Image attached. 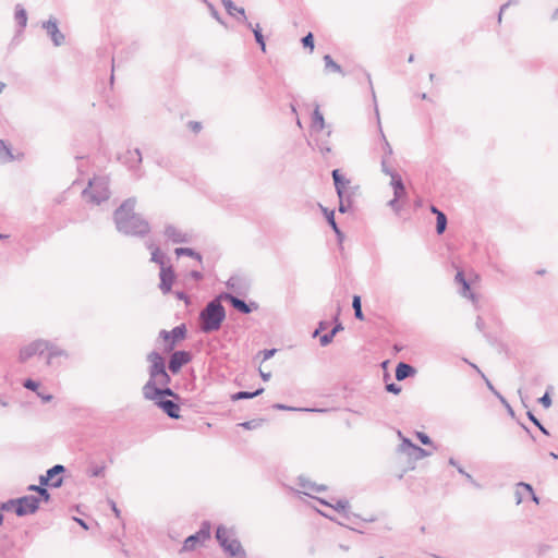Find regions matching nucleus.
<instances>
[{
    "label": "nucleus",
    "mask_w": 558,
    "mask_h": 558,
    "mask_svg": "<svg viewBox=\"0 0 558 558\" xmlns=\"http://www.w3.org/2000/svg\"><path fill=\"white\" fill-rule=\"evenodd\" d=\"M136 198L125 199L113 213L116 228L120 233L143 238L150 231V226L140 214L135 213Z\"/></svg>",
    "instance_id": "nucleus-1"
},
{
    "label": "nucleus",
    "mask_w": 558,
    "mask_h": 558,
    "mask_svg": "<svg viewBox=\"0 0 558 558\" xmlns=\"http://www.w3.org/2000/svg\"><path fill=\"white\" fill-rule=\"evenodd\" d=\"M219 295L209 301L198 315V326L202 332L211 333L221 328L226 319V308L221 304Z\"/></svg>",
    "instance_id": "nucleus-2"
},
{
    "label": "nucleus",
    "mask_w": 558,
    "mask_h": 558,
    "mask_svg": "<svg viewBox=\"0 0 558 558\" xmlns=\"http://www.w3.org/2000/svg\"><path fill=\"white\" fill-rule=\"evenodd\" d=\"M216 538L230 558H246L245 551L242 548L241 543L238 541L233 527L219 525L216 531Z\"/></svg>",
    "instance_id": "nucleus-3"
},
{
    "label": "nucleus",
    "mask_w": 558,
    "mask_h": 558,
    "mask_svg": "<svg viewBox=\"0 0 558 558\" xmlns=\"http://www.w3.org/2000/svg\"><path fill=\"white\" fill-rule=\"evenodd\" d=\"M83 196L96 205L109 199V179L107 177H94L83 191Z\"/></svg>",
    "instance_id": "nucleus-4"
},
{
    "label": "nucleus",
    "mask_w": 558,
    "mask_h": 558,
    "mask_svg": "<svg viewBox=\"0 0 558 558\" xmlns=\"http://www.w3.org/2000/svg\"><path fill=\"white\" fill-rule=\"evenodd\" d=\"M398 436L401 439V444L399 445L398 450L399 452L407 454L409 459L418 461L432 454V452L421 448L420 446L413 444L411 439L404 437L400 430H398Z\"/></svg>",
    "instance_id": "nucleus-5"
},
{
    "label": "nucleus",
    "mask_w": 558,
    "mask_h": 558,
    "mask_svg": "<svg viewBox=\"0 0 558 558\" xmlns=\"http://www.w3.org/2000/svg\"><path fill=\"white\" fill-rule=\"evenodd\" d=\"M47 350L46 339H36L28 344L22 347L19 352V361L25 363L35 355H43Z\"/></svg>",
    "instance_id": "nucleus-6"
},
{
    "label": "nucleus",
    "mask_w": 558,
    "mask_h": 558,
    "mask_svg": "<svg viewBox=\"0 0 558 558\" xmlns=\"http://www.w3.org/2000/svg\"><path fill=\"white\" fill-rule=\"evenodd\" d=\"M186 326L184 324L175 326L171 331L161 330L159 337L167 343L166 351H171L174 344L186 337Z\"/></svg>",
    "instance_id": "nucleus-7"
},
{
    "label": "nucleus",
    "mask_w": 558,
    "mask_h": 558,
    "mask_svg": "<svg viewBox=\"0 0 558 558\" xmlns=\"http://www.w3.org/2000/svg\"><path fill=\"white\" fill-rule=\"evenodd\" d=\"M147 361L149 362L148 374L149 379L153 380L158 375H162L167 371L166 361L162 355L157 351H151L147 354Z\"/></svg>",
    "instance_id": "nucleus-8"
},
{
    "label": "nucleus",
    "mask_w": 558,
    "mask_h": 558,
    "mask_svg": "<svg viewBox=\"0 0 558 558\" xmlns=\"http://www.w3.org/2000/svg\"><path fill=\"white\" fill-rule=\"evenodd\" d=\"M219 299H222L223 301L229 302L234 310L239 311L242 314H250L258 307V305L255 302H252L248 304L244 300H242L229 292L220 293Z\"/></svg>",
    "instance_id": "nucleus-9"
},
{
    "label": "nucleus",
    "mask_w": 558,
    "mask_h": 558,
    "mask_svg": "<svg viewBox=\"0 0 558 558\" xmlns=\"http://www.w3.org/2000/svg\"><path fill=\"white\" fill-rule=\"evenodd\" d=\"M40 499L36 496H24L17 498L16 515L24 517L33 514L39 508Z\"/></svg>",
    "instance_id": "nucleus-10"
},
{
    "label": "nucleus",
    "mask_w": 558,
    "mask_h": 558,
    "mask_svg": "<svg viewBox=\"0 0 558 558\" xmlns=\"http://www.w3.org/2000/svg\"><path fill=\"white\" fill-rule=\"evenodd\" d=\"M191 360L192 354L189 351H174L169 359L168 368L172 374H178Z\"/></svg>",
    "instance_id": "nucleus-11"
},
{
    "label": "nucleus",
    "mask_w": 558,
    "mask_h": 558,
    "mask_svg": "<svg viewBox=\"0 0 558 558\" xmlns=\"http://www.w3.org/2000/svg\"><path fill=\"white\" fill-rule=\"evenodd\" d=\"M143 397L146 400L149 401H159V400H167V397H172L174 400H179L180 397L178 393H175L170 387L162 386L157 387L148 391L143 392Z\"/></svg>",
    "instance_id": "nucleus-12"
},
{
    "label": "nucleus",
    "mask_w": 558,
    "mask_h": 558,
    "mask_svg": "<svg viewBox=\"0 0 558 558\" xmlns=\"http://www.w3.org/2000/svg\"><path fill=\"white\" fill-rule=\"evenodd\" d=\"M119 160L125 165L129 170L133 172H137L140 170V166L142 163V153L138 148L129 149L122 156L119 157Z\"/></svg>",
    "instance_id": "nucleus-13"
},
{
    "label": "nucleus",
    "mask_w": 558,
    "mask_h": 558,
    "mask_svg": "<svg viewBox=\"0 0 558 558\" xmlns=\"http://www.w3.org/2000/svg\"><path fill=\"white\" fill-rule=\"evenodd\" d=\"M43 28L47 31L53 45L59 47L64 44L65 37L58 28V22L54 17H50L48 21L43 23Z\"/></svg>",
    "instance_id": "nucleus-14"
},
{
    "label": "nucleus",
    "mask_w": 558,
    "mask_h": 558,
    "mask_svg": "<svg viewBox=\"0 0 558 558\" xmlns=\"http://www.w3.org/2000/svg\"><path fill=\"white\" fill-rule=\"evenodd\" d=\"M107 463L104 460H90L88 461L84 473L89 478H105L107 474Z\"/></svg>",
    "instance_id": "nucleus-15"
},
{
    "label": "nucleus",
    "mask_w": 558,
    "mask_h": 558,
    "mask_svg": "<svg viewBox=\"0 0 558 558\" xmlns=\"http://www.w3.org/2000/svg\"><path fill=\"white\" fill-rule=\"evenodd\" d=\"M160 283L159 288L163 294L171 291L172 284L175 279V274L172 266H162L159 272Z\"/></svg>",
    "instance_id": "nucleus-16"
},
{
    "label": "nucleus",
    "mask_w": 558,
    "mask_h": 558,
    "mask_svg": "<svg viewBox=\"0 0 558 558\" xmlns=\"http://www.w3.org/2000/svg\"><path fill=\"white\" fill-rule=\"evenodd\" d=\"M295 493H296L295 497L301 501H306V498H311V499L318 501L320 505L330 506L335 510H338V511H344L349 507V501L345 499H339V500H337L336 505H330L320 498H316V497L307 494L304 490H295Z\"/></svg>",
    "instance_id": "nucleus-17"
},
{
    "label": "nucleus",
    "mask_w": 558,
    "mask_h": 558,
    "mask_svg": "<svg viewBox=\"0 0 558 558\" xmlns=\"http://www.w3.org/2000/svg\"><path fill=\"white\" fill-rule=\"evenodd\" d=\"M165 236L172 243H187L190 235L173 225H167L163 231Z\"/></svg>",
    "instance_id": "nucleus-18"
},
{
    "label": "nucleus",
    "mask_w": 558,
    "mask_h": 558,
    "mask_svg": "<svg viewBox=\"0 0 558 558\" xmlns=\"http://www.w3.org/2000/svg\"><path fill=\"white\" fill-rule=\"evenodd\" d=\"M46 352H47V359H46L47 365H52L54 363V360L58 357L69 359V356H70V354L66 350L62 349L61 347H59L58 344H56L54 342H52L50 340H47Z\"/></svg>",
    "instance_id": "nucleus-19"
},
{
    "label": "nucleus",
    "mask_w": 558,
    "mask_h": 558,
    "mask_svg": "<svg viewBox=\"0 0 558 558\" xmlns=\"http://www.w3.org/2000/svg\"><path fill=\"white\" fill-rule=\"evenodd\" d=\"M155 405L161 409L170 418H180V405L177 400H159L154 401Z\"/></svg>",
    "instance_id": "nucleus-20"
},
{
    "label": "nucleus",
    "mask_w": 558,
    "mask_h": 558,
    "mask_svg": "<svg viewBox=\"0 0 558 558\" xmlns=\"http://www.w3.org/2000/svg\"><path fill=\"white\" fill-rule=\"evenodd\" d=\"M66 471L62 464H56L46 471V475L51 482V488H60L63 484V477L61 476Z\"/></svg>",
    "instance_id": "nucleus-21"
},
{
    "label": "nucleus",
    "mask_w": 558,
    "mask_h": 558,
    "mask_svg": "<svg viewBox=\"0 0 558 558\" xmlns=\"http://www.w3.org/2000/svg\"><path fill=\"white\" fill-rule=\"evenodd\" d=\"M417 373L416 368L408 363L399 362L396 366V379L402 381L409 377H413Z\"/></svg>",
    "instance_id": "nucleus-22"
},
{
    "label": "nucleus",
    "mask_w": 558,
    "mask_h": 558,
    "mask_svg": "<svg viewBox=\"0 0 558 558\" xmlns=\"http://www.w3.org/2000/svg\"><path fill=\"white\" fill-rule=\"evenodd\" d=\"M171 383V377L166 371L162 375H158L153 380H147V383L143 386L142 392L151 390L157 387L168 386Z\"/></svg>",
    "instance_id": "nucleus-23"
},
{
    "label": "nucleus",
    "mask_w": 558,
    "mask_h": 558,
    "mask_svg": "<svg viewBox=\"0 0 558 558\" xmlns=\"http://www.w3.org/2000/svg\"><path fill=\"white\" fill-rule=\"evenodd\" d=\"M332 179L336 187V192L339 198H342V194H344L345 186L350 183L348 179H345L339 169L332 170Z\"/></svg>",
    "instance_id": "nucleus-24"
},
{
    "label": "nucleus",
    "mask_w": 558,
    "mask_h": 558,
    "mask_svg": "<svg viewBox=\"0 0 558 558\" xmlns=\"http://www.w3.org/2000/svg\"><path fill=\"white\" fill-rule=\"evenodd\" d=\"M325 129V119L323 113L319 110V107L316 106V108L313 111L312 114V130L315 134H319Z\"/></svg>",
    "instance_id": "nucleus-25"
},
{
    "label": "nucleus",
    "mask_w": 558,
    "mask_h": 558,
    "mask_svg": "<svg viewBox=\"0 0 558 558\" xmlns=\"http://www.w3.org/2000/svg\"><path fill=\"white\" fill-rule=\"evenodd\" d=\"M514 500L517 505H520L521 502L525 501H533L534 504L538 505L539 499L535 495V490H515L514 492Z\"/></svg>",
    "instance_id": "nucleus-26"
},
{
    "label": "nucleus",
    "mask_w": 558,
    "mask_h": 558,
    "mask_svg": "<svg viewBox=\"0 0 558 558\" xmlns=\"http://www.w3.org/2000/svg\"><path fill=\"white\" fill-rule=\"evenodd\" d=\"M246 27H248L250 29H252L253 34H254V38H255V41L259 45L260 49L263 52L266 51V43H265V38H264V35L262 33V29H260V26L259 24H256L255 26L248 22L246 20V22H243Z\"/></svg>",
    "instance_id": "nucleus-27"
},
{
    "label": "nucleus",
    "mask_w": 558,
    "mask_h": 558,
    "mask_svg": "<svg viewBox=\"0 0 558 558\" xmlns=\"http://www.w3.org/2000/svg\"><path fill=\"white\" fill-rule=\"evenodd\" d=\"M210 531L211 525L208 521H204L201 525L199 531H197L193 536L196 537V541H198L201 544H204L205 541L209 539L210 537Z\"/></svg>",
    "instance_id": "nucleus-28"
},
{
    "label": "nucleus",
    "mask_w": 558,
    "mask_h": 558,
    "mask_svg": "<svg viewBox=\"0 0 558 558\" xmlns=\"http://www.w3.org/2000/svg\"><path fill=\"white\" fill-rule=\"evenodd\" d=\"M146 246H147L148 250L151 251L150 260L156 263V264H158L160 266V268L162 266H165V255H163V253H161L159 247L154 246V244L151 242H147Z\"/></svg>",
    "instance_id": "nucleus-29"
},
{
    "label": "nucleus",
    "mask_w": 558,
    "mask_h": 558,
    "mask_svg": "<svg viewBox=\"0 0 558 558\" xmlns=\"http://www.w3.org/2000/svg\"><path fill=\"white\" fill-rule=\"evenodd\" d=\"M324 63H325V71L327 72H335V73H339L341 75H345V73L343 72L341 65H339L332 58L330 54H325L324 58Z\"/></svg>",
    "instance_id": "nucleus-30"
},
{
    "label": "nucleus",
    "mask_w": 558,
    "mask_h": 558,
    "mask_svg": "<svg viewBox=\"0 0 558 558\" xmlns=\"http://www.w3.org/2000/svg\"><path fill=\"white\" fill-rule=\"evenodd\" d=\"M272 408L276 409V410H280V411H305V412H327L328 411V409L295 408V407H290V405H286V404H282V403H275L272 405Z\"/></svg>",
    "instance_id": "nucleus-31"
},
{
    "label": "nucleus",
    "mask_w": 558,
    "mask_h": 558,
    "mask_svg": "<svg viewBox=\"0 0 558 558\" xmlns=\"http://www.w3.org/2000/svg\"><path fill=\"white\" fill-rule=\"evenodd\" d=\"M221 2L228 14L234 15V12H238L242 16V22H246L245 10L243 8H238L232 0H221Z\"/></svg>",
    "instance_id": "nucleus-32"
},
{
    "label": "nucleus",
    "mask_w": 558,
    "mask_h": 558,
    "mask_svg": "<svg viewBox=\"0 0 558 558\" xmlns=\"http://www.w3.org/2000/svg\"><path fill=\"white\" fill-rule=\"evenodd\" d=\"M14 19L21 28H25L27 25V13L26 10L21 5H15Z\"/></svg>",
    "instance_id": "nucleus-33"
},
{
    "label": "nucleus",
    "mask_w": 558,
    "mask_h": 558,
    "mask_svg": "<svg viewBox=\"0 0 558 558\" xmlns=\"http://www.w3.org/2000/svg\"><path fill=\"white\" fill-rule=\"evenodd\" d=\"M264 392V388H258L255 391H238L231 396L232 401L243 400V399H252L260 396Z\"/></svg>",
    "instance_id": "nucleus-34"
},
{
    "label": "nucleus",
    "mask_w": 558,
    "mask_h": 558,
    "mask_svg": "<svg viewBox=\"0 0 558 558\" xmlns=\"http://www.w3.org/2000/svg\"><path fill=\"white\" fill-rule=\"evenodd\" d=\"M174 253H175L177 256L193 257L196 260H198L199 263L203 259L202 255L198 252H196L194 248H191V247H177L174 250Z\"/></svg>",
    "instance_id": "nucleus-35"
},
{
    "label": "nucleus",
    "mask_w": 558,
    "mask_h": 558,
    "mask_svg": "<svg viewBox=\"0 0 558 558\" xmlns=\"http://www.w3.org/2000/svg\"><path fill=\"white\" fill-rule=\"evenodd\" d=\"M375 112H376L377 119L379 120V112H378L377 106L375 107ZM378 124L380 125L379 121H378ZM379 131H380V135H381V140H383V149H384V155L383 156H386V158L388 159L389 157L392 156L393 150H392L391 145L387 141V138H386V136H385V134H384V132H383L380 126H379Z\"/></svg>",
    "instance_id": "nucleus-36"
},
{
    "label": "nucleus",
    "mask_w": 558,
    "mask_h": 558,
    "mask_svg": "<svg viewBox=\"0 0 558 558\" xmlns=\"http://www.w3.org/2000/svg\"><path fill=\"white\" fill-rule=\"evenodd\" d=\"M0 160L2 162H8L13 160V155L10 146L5 143V141H0Z\"/></svg>",
    "instance_id": "nucleus-37"
},
{
    "label": "nucleus",
    "mask_w": 558,
    "mask_h": 558,
    "mask_svg": "<svg viewBox=\"0 0 558 558\" xmlns=\"http://www.w3.org/2000/svg\"><path fill=\"white\" fill-rule=\"evenodd\" d=\"M316 147L322 153V155L326 156L327 154L331 153V147L324 136H317L315 138Z\"/></svg>",
    "instance_id": "nucleus-38"
},
{
    "label": "nucleus",
    "mask_w": 558,
    "mask_h": 558,
    "mask_svg": "<svg viewBox=\"0 0 558 558\" xmlns=\"http://www.w3.org/2000/svg\"><path fill=\"white\" fill-rule=\"evenodd\" d=\"M352 307L354 310V316L359 320H364V314L362 311V301L360 295H354L352 299Z\"/></svg>",
    "instance_id": "nucleus-39"
},
{
    "label": "nucleus",
    "mask_w": 558,
    "mask_h": 558,
    "mask_svg": "<svg viewBox=\"0 0 558 558\" xmlns=\"http://www.w3.org/2000/svg\"><path fill=\"white\" fill-rule=\"evenodd\" d=\"M298 484L301 488H327L326 485H317L316 483L311 482V480L305 475H300L298 477Z\"/></svg>",
    "instance_id": "nucleus-40"
},
{
    "label": "nucleus",
    "mask_w": 558,
    "mask_h": 558,
    "mask_svg": "<svg viewBox=\"0 0 558 558\" xmlns=\"http://www.w3.org/2000/svg\"><path fill=\"white\" fill-rule=\"evenodd\" d=\"M319 207H320L323 214L325 215L326 220H327L328 225L331 227V229L335 230L336 228H338V225L335 220V211L328 210V208L324 207L320 204H319Z\"/></svg>",
    "instance_id": "nucleus-41"
},
{
    "label": "nucleus",
    "mask_w": 558,
    "mask_h": 558,
    "mask_svg": "<svg viewBox=\"0 0 558 558\" xmlns=\"http://www.w3.org/2000/svg\"><path fill=\"white\" fill-rule=\"evenodd\" d=\"M38 482H39L38 484H34V483L28 484L26 486V488H45V487L51 488V482L46 474L39 475Z\"/></svg>",
    "instance_id": "nucleus-42"
},
{
    "label": "nucleus",
    "mask_w": 558,
    "mask_h": 558,
    "mask_svg": "<svg viewBox=\"0 0 558 558\" xmlns=\"http://www.w3.org/2000/svg\"><path fill=\"white\" fill-rule=\"evenodd\" d=\"M447 216L445 214L438 215L436 217V232L437 234H442L447 228Z\"/></svg>",
    "instance_id": "nucleus-43"
},
{
    "label": "nucleus",
    "mask_w": 558,
    "mask_h": 558,
    "mask_svg": "<svg viewBox=\"0 0 558 558\" xmlns=\"http://www.w3.org/2000/svg\"><path fill=\"white\" fill-rule=\"evenodd\" d=\"M16 507H17V498H14V499H10L8 501H4V502H0V511L1 513L3 511H12L16 514Z\"/></svg>",
    "instance_id": "nucleus-44"
},
{
    "label": "nucleus",
    "mask_w": 558,
    "mask_h": 558,
    "mask_svg": "<svg viewBox=\"0 0 558 558\" xmlns=\"http://www.w3.org/2000/svg\"><path fill=\"white\" fill-rule=\"evenodd\" d=\"M198 545H202L198 541H196V537L193 535H190L185 538L182 550L189 551L195 549Z\"/></svg>",
    "instance_id": "nucleus-45"
},
{
    "label": "nucleus",
    "mask_w": 558,
    "mask_h": 558,
    "mask_svg": "<svg viewBox=\"0 0 558 558\" xmlns=\"http://www.w3.org/2000/svg\"><path fill=\"white\" fill-rule=\"evenodd\" d=\"M459 293L466 299H470L472 302L476 301V296L474 293L471 292L470 283L465 281L463 284H461V289Z\"/></svg>",
    "instance_id": "nucleus-46"
},
{
    "label": "nucleus",
    "mask_w": 558,
    "mask_h": 558,
    "mask_svg": "<svg viewBox=\"0 0 558 558\" xmlns=\"http://www.w3.org/2000/svg\"><path fill=\"white\" fill-rule=\"evenodd\" d=\"M529 420L544 434L549 435L548 429L539 422V420L533 414V412L527 411L526 413Z\"/></svg>",
    "instance_id": "nucleus-47"
},
{
    "label": "nucleus",
    "mask_w": 558,
    "mask_h": 558,
    "mask_svg": "<svg viewBox=\"0 0 558 558\" xmlns=\"http://www.w3.org/2000/svg\"><path fill=\"white\" fill-rule=\"evenodd\" d=\"M263 423H264L263 418H254L251 421L243 422L240 425L247 430H252V429H256V428L260 427Z\"/></svg>",
    "instance_id": "nucleus-48"
},
{
    "label": "nucleus",
    "mask_w": 558,
    "mask_h": 558,
    "mask_svg": "<svg viewBox=\"0 0 558 558\" xmlns=\"http://www.w3.org/2000/svg\"><path fill=\"white\" fill-rule=\"evenodd\" d=\"M403 185H404V183L402 181V178L398 172L390 175V186L392 187V190H395V189L401 190V186H403Z\"/></svg>",
    "instance_id": "nucleus-49"
},
{
    "label": "nucleus",
    "mask_w": 558,
    "mask_h": 558,
    "mask_svg": "<svg viewBox=\"0 0 558 558\" xmlns=\"http://www.w3.org/2000/svg\"><path fill=\"white\" fill-rule=\"evenodd\" d=\"M464 361H465L466 363H469L473 368H475V369H476V371L482 375V377H483V378L485 379V381H486V385H487L488 389H489V390H490V391H492L496 397H498V395H500V393L495 389V387H494V386L492 385V383H490V381L485 377V375L481 372V369H480L475 364H473V363L469 362L466 359H464Z\"/></svg>",
    "instance_id": "nucleus-50"
},
{
    "label": "nucleus",
    "mask_w": 558,
    "mask_h": 558,
    "mask_svg": "<svg viewBox=\"0 0 558 558\" xmlns=\"http://www.w3.org/2000/svg\"><path fill=\"white\" fill-rule=\"evenodd\" d=\"M380 168L381 172L389 177L397 172L388 165V159L386 158V156L381 157Z\"/></svg>",
    "instance_id": "nucleus-51"
},
{
    "label": "nucleus",
    "mask_w": 558,
    "mask_h": 558,
    "mask_svg": "<svg viewBox=\"0 0 558 558\" xmlns=\"http://www.w3.org/2000/svg\"><path fill=\"white\" fill-rule=\"evenodd\" d=\"M304 48H310L311 51L314 49V35L312 33L306 34L302 39Z\"/></svg>",
    "instance_id": "nucleus-52"
},
{
    "label": "nucleus",
    "mask_w": 558,
    "mask_h": 558,
    "mask_svg": "<svg viewBox=\"0 0 558 558\" xmlns=\"http://www.w3.org/2000/svg\"><path fill=\"white\" fill-rule=\"evenodd\" d=\"M339 313H340V308H338V312L335 316V326L332 327V329L330 330L331 335L333 337H336V335L340 331L343 330V325L342 323L339 320Z\"/></svg>",
    "instance_id": "nucleus-53"
},
{
    "label": "nucleus",
    "mask_w": 558,
    "mask_h": 558,
    "mask_svg": "<svg viewBox=\"0 0 558 558\" xmlns=\"http://www.w3.org/2000/svg\"><path fill=\"white\" fill-rule=\"evenodd\" d=\"M416 438L425 446H434L430 437L423 432H415Z\"/></svg>",
    "instance_id": "nucleus-54"
},
{
    "label": "nucleus",
    "mask_w": 558,
    "mask_h": 558,
    "mask_svg": "<svg viewBox=\"0 0 558 558\" xmlns=\"http://www.w3.org/2000/svg\"><path fill=\"white\" fill-rule=\"evenodd\" d=\"M401 202V199L393 197L388 202V206L395 211V214L399 215L402 209Z\"/></svg>",
    "instance_id": "nucleus-55"
},
{
    "label": "nucleus",
    "mask_w": 558,
    "mask_h": 558,
    "mask_svg": "<svg viewBox=\"0 0 558 558\" xmlns=\"http://www.w3.org/2000/svg\"><path fill=\"white\" fill-rule=\"evenodd\" d=\"M23 386L28 390L37 392V389L39 388V383L32 378H27L24 380Z\"/></svg>",
    "instance_id": "nucleus-56"
},
{
    "label": "nucleus",
    "mask_w": 558,
    "mask_h": 558,
    "mask_svg": "<svg viewBox=\"0 0 558 558\" xmlns=\"http://www.w3.org/2000/svg\"><path fill=\"white\" fill-rule=\"evenodd\" d=\"M393 197L397 198V199H401V201L407 199L408 193H407V190H405V185L401 186V190L395 189L393 190Z\"/></svg>",
    "instance_id": "nucleus-57"
},
{
    "label": "nucleus",
    "mask_w": 558,
    "mask_h": 558,
    "mask_svg": "<svg viewBox=\"0 0 558 558\" xmlns=\"http://www.w3.org/2000/svg\"><path fill=\"white\" fill-rule=\"evenodd\" d=\"M350 208V202L345 199L344 194H342V198H339L338 210L342 214L347 213Z\"/></svg>",
    "instance_id": "nucleus-58"
},
{
    "label": "nucleus",
    "mask_w": 558,
    "mask_h": 558,
    "mask_svg": "<svg viewBox=\"0 0 558 558\" xmlns=\"http://www.w3.org/2000/svg\"><path fill=\"white\" fill-rule=\"evenodd\" d=\"M333 336L331 335V332H327V333H324L323 336H320L319 338V342H320V345L322 347H327L328 344H330L333 340Z\"/></svg>",
    "instance_id": "nucleus-59"
},
{
    "label": "nucleus",
    "mask_w": 558,
    "mask_h": 558,
    "mask_svg": "<svg viewBox=\"0 0 558 558\" xmlns=\"http://www.w3.org/2000/svg\"><path fill=\"white\" fill-rule=\"evenodd\" d=\"M386 390L393 395H399L401 392V386L390 383L386 385Z\"/></svg>",
    "instance_id": "nucleus-60"
},
{
    "label": "nucleus",
    "mask_w": 558,
    "mask_h": 558,
    "mask_svg": "<svg viewBox=\"0 0 558 558\" xmlns=\"http://www.w3.org/2000/svg\"><path fill=\"white\" fill-rule=\"evenodd\" d=\"M538 401L544 408H549L551 405V398L548 392H545L544 396L538 399Z\"/></svg>",
    "instance_id": "nucleus-61"
},
{
    "label": "nucleus",
    "mask_w": 558,
    "mask_h": 558,
    "mask_svg": "<svg viewBox=\"0 0 558 558\" xmlns=\"http://www.w3.org/2000/svg\"><path fill=\"white\" fill-rule=\"evenodd\" d=\"M497 398L500 400V402L502 403V405H505V407H506V409H507L508 413H509L511 416H513V415H514L513 409H512V408H511V405L508 403V401L505 399V397H504L502 395H498V397H497Z\"/></svg>",
    "instance_id": "nucleus-62"
},
{
    "label": "nucleus",
    "mask_w": 558,
    "mask_h": 558,
    "mask_svg": "<svg viewBox=\"0 0 558 558\" xmlns=\"http://www.w3.org/2000/svg\"><path fill=\"white\" fill-rule=\"evenodd\" d=\"M276 349H265L262 351V354H263V360L266 361V360H269L271 359L275 353H276Z\"/></svg>",
    "instance_id": "nucleus-63"
},
{
    "label": "nucleus",
    "mask_w": 558,
    "mask_h": 558,
    "mask_svg": "<svg viewBox=\"0 0 558 558\" xmlns=\"http://www.w3.org/2000/svg\"><path fill=\"white\" fill-rule=\"evenodd\" d=\"M239 281V277H230L229 280L227 281V287L230 289H235Z\"/></svg>",
    "instance_id": "nucleus-64"
}]
</instances>
